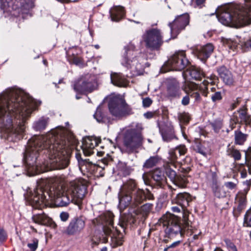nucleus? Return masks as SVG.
Segmentation results:
<instances>
[{
    "instance_id": "18",
    "label": "nucleus",
    "mask_w": 251,
    "mask_h": 251,
    "mask_svg": "<svg viewBox=\"0 0 251 251\" xmlns=\"http://www.w3.org/2000/svg\"><path fill=\"white\" fill-rule=\"evenodd\" d=\"M85 221L86 219L82 216L73 218L64 232L70 235L79 234L85 226Z\"/></svg>"
},
{
    "instance_id": "63",
    "label": "nucleus",
    "mask_w": 251,
    "mask_h": 251,
    "mask_svg": "<svg viewBox=\"0 0 251 251\" xmlns=\"http://www.w3.org/2000/svg\"><path fill=\"white\" fill-rule=\"evenodd\" d=\"M247 176V173L246 171H242L241 172V176L242 178H245Z\"/></svg>"
},
{
    "instance_id": "55",
    "label": "nucleus",
    "mask_w": 251,
    "mask_h": 251,
    "mask_svg": "<svg viewBox=\"0 0 251 251\" xmlns=\"http://www.w3.org/2000/svg\"><path fill=\"white\" fill-rule=\"evenodd\" d=\"M162 136L163 140L167 142L170 141L173 138V135H171L170 136L168 137L166 133L164 132H162Z\"/></svg>"
},
{
    "instance_id": "37",
    "label": "nucleus",
    "mask_w": 251,
    "mask_h": 251,
    "mask_svg": "<svg viewBox=\"0 0 251 251\" xmlns=\"http://www.w3.org/2000/svg\"><path fill=\"white\" fill-rule=\"evenodd\" d=\"M239 45L244 51L251 49V37L245 39L243 41H241Z\"/></svg>"
},
{
    "instance_id": "11",
    "label": "nucleus",
    "mask_w": 251,
    "mask_h": 251,
    "mask_svg": "<svg viewBox=\"0 0 251 251\" xmlns=\"http://www.w3.org/2000/svg\"><path fill=\"white\" fill-rule=\"evenodd\" d=\"M52 188L53 186L50 188L49 191H45L41 187H38L33 191L28 192L26 199L29 204L35 209H42L47 206L49 203H48V199L46 194L48 196L49 199L54 202L53 198L49 197L50 190Z\"/></svg>"
},
{
    "instance_id": "23",
    "label": "nucleus",
    "mask_w": 251,
    "mask_h": 251,
    "mask_svg": "<svg viewBox=\"0 0 251 251\" xmlns=\"http://www.w3.org/2000/svg\"><path fill=\"white\" fill-rule=\"evenodd\" d=\"M180 91L178 82L175 79L170 80L168 85L167 96L171 98L179 97Z\"/></svg>"
},
{
    "instance_id": "27",
    "label": "nucleus",
    "mask_w": 251,
    "mask_h": 251,
    "mask_svg": "<svg viewBox=\"0 0 251 251\" xmlns=\"http://www.w3.org/2000/svg\"><path fill=\"white\" fill-rule=\"evenodd\" d=\"M187 73L191 77V78L195 80H200L204 77L203 72L199 68L192 67L187 71Z\"/></svg>"
},
{
    "instance_id": "42",
    "label": "nucleus",
    "mask_w": 251,
    "mask_h": 251,
    "mask_svg": "<svg viewBox=\"0 0 251 251\" xmlns=\"http://www.w3.org/2000/svg\"><path fill=\"white\" fill-rule=\"evenodd\" d=\"M177 158V152L176 151L175 149L170 150L169 152L168 158L171 160V161L175 162L176 161Z\"/></svg>"
},
{
    "instance_id": "46",
    "label": "nucleus",
    "mask_w": 251,
    "mask_h": 251,
    "mask_svg": "<svg viewBox=\"0 0 251 251\" xmlns=\"http://www.w3.org/2000/svg\"><path fill=\"white\" fill-rule=\"evenodd\" d=\"M7 233L3 227H0V243L4 242L7 239Z\"/></svg>"
},
{
    "instance_id": "40",
    "label": "nucleus",
    "mask_w": 251,
    "mask_h": 251,
    "mask_svg": "<svg viewBox=\"0 0 251 251\" xmlns=\"http://www.w3.org/2000/svg\"><path fill=\"white\" fill-rule=\"evenodd\" d=\"M167 176L170 178V180L173 183L176 180V177L177 176L175 171L170 168H167L166 170Z\"/></svg>"
},
{
    "instance_id": "34",
    "label": "nucleus",
    "mask_w": 251,
    "mask_h": 251,
    "mask_svg": "<svg viewBox=\"0 0 251 251\" xmlns=\"http://www.w3.org/2000/svg\"><path fill=\"white\" fill-rule=\"evenodd\" d=\"M239 116L242 122H244L247 125H251V118L248 115L246 109H241L239 111Z\"/></svg>"
},
{
    "instance_id": "14",
    "label": "nucleus",
    "mask_w": 251,
    "mask_h": 251,
    "mask_svg": "<svg viewBox=\"0 0 251 251\" xmlns=\"http://www.w3.org/2000/svg\"><path fill=\"white\" fill-rule=\"evenodd\" d=\"M208 78L210 81L204 80L201 84H200V90L203 96L207 97L208 94H210V97L213 102H216L221 100L223 98L221 91L219 90L218 87H213L210 89V91L207 90V86L209 84L212 85L215 84L218 80V77L215 75H211Z\"/></svg>"
},
{
    "instance_id": "61",
    "label": "nucleus",
    "mask_w": 251,
    "mask_h": 251,
    "mask_svg": "<svg viewBox=\"0 0 251 251\" xmlns=\"http://www.w3.org/2000/svg\"><path fill=\"white\" fill-rule=\"evenodd\" d=\"M205 1V0H196V3L198 6H201Z\"/></svg>"
},
{
    "instance_id": "50",
    "label": "nucleus",
    "mask_w": 251,
    "mask_h": 251,
    "mask_svg": "<svg viewBox=\"0 0 251 251\" xmlns=\"http://www.w3.org/2000/svg\"><path fill=\"white\" fill-rule=\"evenodd\" d=\"M152 102V100L149 98H146L143 100V105L145 107L150 106Z\"/></svg>"
},
{
    "instance_id": "38",
    "label": "nucleus",
    "mask_w": 251,
    "mask_h": 251,
    "mask_svg": "<svg viewBox=\"0 0 251 251\" xmlns=\"http://www.w3.org/2000/svg\"><path fill=\"white\" fill-rule=\"evenodd\" d=\"M215 196L219 198L226 197V192L223 187H216L214 190Z\"/></svg>"
},
{
    "instance_id": "24",
    "label": "nucleus",
    "mask_w": 251,
    "mask_h": 251,
    "mask_svg": "<svg viewBox=\"0 0 251 251\" xmlns=\"http://www.w3.org/2000/svg\"><path fill=\"white\" fill-rule=\"evenodd\" d=\"M176 202L181 207L184 211H188L186 208L189 205V203L191 201L190 195L187 193H178L176 198Z\"/></svg>"
},
{
    "instance_id": "7",
    "label": "nucleus",
    "mask_w": 251,
    "mask_h": 251,
    "mask_svg": "<svg viewBox=\"0 0 251 251\" xmlns=\"http://www.w3.org/2000/svg\"><path fill=\"white\" fill-rule=\"evenodd\" d=\"M189 215L188 211H184L182 219L170 213L162 217L160 222L164 226H166L165 232L169 238H182L186 231L191 230V222L189 220Z\"/></svg>"
},
{
    "instance_id": "43",
    "label": "nucleus",
    "mask_w": 251,
    "mask_h": 251,
    "mask_svg": "<svg viewBox=\"0 0 251 251\" xmlns=\"http://www.w3.org/2000/svg\"><path fill=\"white\" fill-rule=\"evenodd\" d=\"M244 224L247 226L251 227V208L247 211L245 215Z\"/></svg>"
},
{
    "instance_id": "16",
    "label": "nucleus",
    "mask_w": 251,
    "mask_h": 251,
    "mask_svg": "<svg viewBox=\"0 0 251 251\" xmlns=\"http://www.w3.org/2000/svg\"><path fill=\"white\" fill-rule=\"evenodd\" d=\"M93 80L90 75L81 76L75 82L74 90L79 94H82L85 92H92L94 88Z\"/></svg>"
},
{
    "instance_id": "41",
    "label": "nucleus",
    "mask_w": 251,
    "mask_h": 251,
    "mask_svg": "<svg viewBox=\"0 0 251 251\" xmlns=\"http://www.w3.org/2000/svg\"><path fill=\"white\" fill-rule=\"evenodd\" d=\"M211 125L214 131L218 132L222 126V122L220 120H215L211 123Z\"/></svg>"
},
{
    "instance_id": "62",
    "label": "nucleus",
    "mask_w": 251,
    "mask_h": 251,
    "mask_svg": "<svg viewBox=\"0 0 251 251\" xmlns=\"http://www.w3.org/2000/svg\"><path fill=\"white\" fill-rule=\"evenodd\" d=\"M142 178L144 181V182L146 184H148V179L147 178V176L145 174H144L142 176Z\"/></svg>"
},
{
    "instance_id": "3",
    "label": "nucleus",
    "mask_w": 251,
    "mask_h": 251,
    "mask_svg": "<svg viewBox=\"0 0 251 251\" xmlns=\"http://www.w3.org/2000/svg\"><path fill=\"white\" fill-rule=\"evenodd\" d=\"M244 4L233 3L217 9V17L223 25L239 28L251 24V0H244Z\"/></svg>"
},
{
    "instance_id": "59",
    "label": "nucleus",
    "mask_w": 251,
    "mask_h": 251,
    "mask_svg": "<svg viewBox=\"0 0 251 251\" xmlns=\"http://www.w3.org/2000/svg\"><path fill=\"white\" fill-rule=\"evenodd\" d=\"M172 210L174 213H180L181 211L180 208L178 206H173Z\"/></svg>"
},
{
    "instance_id": "2",
    "label": "nucleus",
    "mask_w": 251,
    "mask_h": 251,
    "mask_svg": "<svg viewBox=\"0 0 251 251\" xmlns=\"http://www.w3.org/2000/svg\"><path fill=\"white\" fill-rule=\"evenodd\" d=\"M35 108L34 100L22 91L11 88L0 96V123L3 136L16 142L23 138L25 124Z\"/></svg>"
},
{
    "instance_id": "19",
    "label": "nucleus",
    "mask_w": 251,
    "mask_h": 251,
    "mask_svg": "<svg viewBox=\"0 0 251 251\" xmlns=\"http://www.w3.org/2000/svg\"><path fill=\"white\" fill-rule=\"evenodd\" d=\"M100 141L95 137H87L83 139L81 148L84 154L89 156L94 153V148L98 145Z\"/></svg>"
},
{
    "instance_id": "54",
    "label": "nucleus",
    "mask_w": 251,
    "mask_h": 251,
    "mask_svg": "<svg viewBox=\"0 0 251 251\" xmlns=\"http://www.w3.org/2000/svg\"><path fill=\"white\" fill-rule=\"evenodd\" d=\"M89 166L90 167H95V166L94 165L90 164L89 163L84 162L83 165H82L81 166H79V169L81 171H82L84 168H86V169H87V167H88Z\"/></svg>"
},
{
    "instance_id": "12",
    "label": "nucleus",
    "mask_w": 251,
    "mask_h": 251,
    "mask_svg": "<svg viewBox=\"0 0 251 251\" xmlns=\"http://www.w3.org/2000/svg\"><path fill=\"white\" fill-rule=\"evenodd\" d=\"M143 40L146 48L151 50H158L163 43L162 33L156 28L147 30L143 35Z\"/></svg>"
},
{
    "instance_id": "57",
    "label": "nucleus",
    "mask_w": 251,
    "mask_h": 251,
    "mask_svg": "<svg viewBox=\"0 0 251 251\" xmlns=\"http://www.w3.org/2000/svg\"><path fill=\"white\" fill-rule=\"evenodd\" d=\"M181 241V240H178L176 242H174V243H173L172 244L169 246V248H174L178 246L180 244Z\"/></svg>"
},
{
    "instance_id": "8",
    "label": "nucleus",
    "mask_w": 251,
    "mask_h": 251,
    "mask_svg": "<svg viewBox=\"0 0 251 251\" xmlns=\"http://www.w3.org/2000/svg\"><path fill=\"white\" fill-rule=\"evenodd\" d=\"M143 128L141 124H138L136 128L126 130L124 136V146L125 151L128 153H136L141 148L143 142L142 134Z\"/></svg>"
},
{
    "instance_id": "20",
    "label": "nucleus",
    "mask_w": 251,
    "mask_h": 251,
    "mask_svg": "<svg viewBox=\"0 0 251 251\" xmlns=\"http://www.w3.org/2000/svg\"><path fill=\"white\" fill-rule=\"evenodd\" d=\"M217 71L223 82L227 85L233 84L234 78L231 72L225 66H222L217 68Z\"/></svg>"
},
{
    "instance_id": "4",
    "label": "nucleus",
    "mask_w": 251,
    "mask_h": 251,
    "mask_svg": "<svg viewBox=\"0 0 251 251\" xmlns=\"http://www.w3.org/2000/svg\"><path fill=\"white\" fill-rule=\"evenodd\" d=\"M86 185L79 181L71 182L67 187L53 184L49 197L53 198L56 206H65L71 202L79 205L86 194Z\"/></svg>"
},
{
    "instance_id": "39",
    "label": "nucleus",
    "mask_w": 251,
    "mask_h": 251,
    "mask_svg": "<svg viewBox=\"0 0 251 251\" xmlns=\"http://www.w3.org/2000/svg\"><path fill=\"white\" fill-rule=\"evenodd\" d=\"M178 118L180 122L183 123H188L190 120L188 113L186 112L179 113L178 115Z\"/></svg>"
},
{
    "instance_id": "15",
    "label": "nucleus",
    "mask_w": 251,
    "mask_h": 251,
    "mask_svg": "<svg viewBox=\"0 0 251 251\" xmlns=\"http://www.w3.org/2000/svg\"><path fill=\"white\" fill-rule=\"evenodd\" d=\"M0 7L4 11L21 9L29 10L34 6L33 0H0Z\"/></svg>"
},
{
    "instance_id": "17",
    "label": "nucleus",
    "mask_w": 251,
    "mask_h": 251,
    "mask_svg": "<svg viewBox=\"0 0 251 251\" xmlns=\"http://www.w3.org/2000/svg\"><path fill=\"white\" fill-rule=\"evenodd\" d=\"M189 22L188 16L183 15L178 16L172 23H170L169 25L171 28L172 37L175 38L179 32L188 25Z\"/></svg>"
},
{
    "instance_id": "58",
    "label": "nucleus",
    "mask_w": 251,
    "mask_h": 251,
    "mask_svg": "<svg viewBox=\"0 0 251 251\" xmlns=\"http://www.w3.org/2000/svg\"><path fill=\"white\" fill-rule=\"evenodd\" d=\"M154 113L152 112H148L144 113V116L147 119H151L153 117Z\"/></svg>"
},
{
    "instance_id": "6",
    "label": "nucleus",
    "mask_w": 251,
    "mask_h": 251,
    "mask_svg": "<svg viewBox=\"0 0 251 251\" xmlns=\"http://www.w3.org/2000/svg\"><path fill=\"white\" fill-rule=\"evenodd\" d=\"M118 198L120 206L126 207L130 205L135 207L147 199H153V196L148 190H144L139 188L135 180L129 179L121 187Z\"/></svg>"
},
{
    "instance_id": "52",
    "label": "nucleus",
    "mask_w": 251,
    "mask_h": 251,
    "mask_svg": "<svg viewBox=\"0 0 251 251\" xmlns=\"http://www.w3.org/2000/svg\"><path fill=\"white\" fill-rule=\"evenodd\" d=\"M60 217L62 221L65 222L68 219L69 214L66 212H62L60 214Z\"/></svg>"
},
{
    "instance_id": "5",
    "label": "nucleus",
    "mask_w": 251,
    "mask_h": 251,
    "mask_svg": "<svg viewBox=\"0 0 251 251\" xmlns=\"http://www.w3.org/2000/svg\"><path fill=\"white\" fill-rule=\"evenodd\" d=\"M114 215L111 212H107L92 220L94 226H100L103 233L94 235L92 239L93 245L97 246L100 243H105L108 241V235L111 236L110 245L112 248H116L123 244V237L122 235L115 233L117 231L113 226Z\"/></svg>"
},
{
    "instance_id": "60",
    "label": "nucleus",
    "mask_w": 251,
    "mask_h": 251,
    "mask_svg": "<svg viewBox=\"0 0 251 251\" xmlns=\"http://www.w3.org/2000/svg\"><path fill=\"white\" fill-rule=\"evenodd\" d=\"M237 46L236 42H233L231 45L229 44L228 45L229 48L232 50H234L237 48Z\"/></svg>"
},
{
    "instance_id": "13",
    "label": "nucleus",
    "mask_w": 251,
    "mask_h": 251,
    "mask_svg": "<svg viewBox=\"0 0 251 251\" xmlns=\"http://www.w3.org/2000/svg\"><path fill=\"white\" fill-rule=\"evenodd\" d=\"M189 64V61L185 56L184 50L176 52L174 54L168 59L164 65V68H168L164 71L167 72L170 70L181 71Z\"/></svg>"
},
{
    "instance_id": "49",
    "label": "nucleus",
    "mask_w": 251,
    "mask_h": 251,
    "mask_svg": "<svg viewBox=\"0 0 251 251\" xmlns=\"http://www.w3.org/2000/svg\"><path fill=\"white\" fill-rule=\"evenodd\" d=\"M225 242L227 248H228L231 251H237L236 246L230 240L228 239H225Z\"/></svg>"
},
{
    "instance_id": "1",
    "label": "nucleus",
    "mask_w": 251,
    "mask_h": 251,
    "mask_svg": "<svg viewBox=\"0 0 251 251\" xmlns=\"http://www.w3.org/2000/svg\"><path fill=\"white\" fill-rule=\"evenodd\" d=\"M67 131L58 127L46 136H35L28 141L23 161L30 175L66 168L69 164Z\"/></svg>"
},
{
    "instance_id": "29",
    "label": "nucleus",
    "mask_w": 251,
    "mask_h": 251,
    "mask_svg": "<svg viewBox=\"0 0 251 251\" xmlns=\"http://www.w3.org/2000/svg\"><path fill=\"white\" fill-rule=\"evenodd\" d=\"M110 12L112 20L114 21H118L125 15L124 8L120 6L115 7Z\"/></svg>"
},
{
    "instance_id": "33",
    "label": "nucleus",
    "mask_w": 251,
    "mask_h": 251,
    "mask_svg": "<svg viewBox=\"0 0 251 251\" xmlns=\"http://www.w3.org/2000/svg\"><path fill=\"white\" fill-rule=\"evenodd\" d=\"M247 135L239 130L235 131V143L238 145H242L247 139Z\"/></svg>"
},
{
    "instance_id": "10",
    "label": "nucleus",
    "mask_w": 251,
    "mask_h": 251,
    "mask_svg": "<svg viewBox=\"0 0 251 251\" xmlns=\"http://www.w3.org/2000/svg\"><path fill=\"white\" fill-rule=\"evenodd\" d=\"M133 45H130L125 48L126 53L122 60L123 65L130 69L131 73L133 76L139 75L142 74L144 71V65L141 59L136 58L137 51L134 50Z\"/></svg>"
},
{
    "instance_id": "9",
    "label": "nucleus",
    "mask_w": 251,
    "mask_h": 251,
    "mask_svg": "<svg viewBox=\"0 0 251 251\" xmlns=\"http://www.w3.org/2000/svg\"><path fill=\"white\" fill-rule=\"evenodd\" d=\"M109 113L115 119L120 120L132 114V109L120 95L111 97L108 100Z\"/></svg>"
},
{
    "instance_id": "36",
    "label": "nucleus",
    "mask_w": 251,
    "mask_h": 251,
    "mask_svg": "<svg viewBox=\"0 0 251 251\" xmlns=\"http://www.w3.org/2000/svg\"><path fill=\"white\" fill-rule=\"evenodd\" d=\"M227 154L228 156L233 157L235 160H239L241 159V154L239 151L233 148H229L227 149Z\"/></svg>"
},
{
    "instance_id": "22",
    "label": "nucleus",
    "mask_w": 251,
    "mask_h": 251,
    "mask_svg": "<svg viewBox=\"0 0 251 251\" xmlns=\"http://www.w3.org/2000/svg\"><path fill=\"white\" fill-rule=\"evenodd\" d=\"M200 87V85L199 86L195 83L190 82L186 86L185 91L187 94L194 98L195 101H199L201 100V97L198 91V90L201 91Z\"/></svg>"
},
{
    "instance_id": "30",
    "label": "nucleus",
    "mask_w": 251,
    "mask_h": 251,
    "mask_svg": "<svg viewBox=\"0 0 251 251\" xmlns=\"http://www.w3.org/2000/svg\"><path fill=\"white\" fill-rule=\"evenodd\" d=\"M48 118L42 117L33 124V128L37 131H42L45 129L48 123Z\"/></svg>"
},
{
    "instance_id": "44",
    "label": "nucleus",
    "mask_w": 251,
    "mask_h": 251,
    "mask_svg": "<svg viewBox=\"0 0 251 251\" xmlns=\"http://www.w3.org/2000/svg\"><path fill=\"white\" fill-rule=\"evenodd\" d=\"M68 60L71 63H73L76 65H79L82 63L81 59L75 55L73 56H69Z\"/></svg>"
},
{
    "instance_id": "56",
    "label": "nucleus",
    "mask_w": 251,
    "mask_h": 251,
    "mask_svg": "<svg viewBox=\"0 0 251 251\" xmlns=\"http://www.w3.org/2000/svg\"><path fill=\"white\" fill-rule=\"evenodd\" d=\"M190 171V168L189 167H181L180 169V171L182 173H183L182 175H184L186 176V175Z\"/></svg>"
},
{
    "instance_id": "26",
    "label": "nucleus",
    "mask_w": 251,
    "mask_h": 251,
    "mask_svg": "<svg viewBox=\"0 0 251 251\" xmlns=\"http://www.w3.org/2000/svg\"><path fill=\"white\" fill-rule=\"evenodd\" d=\"M32 220L35 223L44 226L50 225L52 223L51 219L44 213L34 215Z\"/></svg>"
},
{
    "instance_id": "47",
    "label": "nucleus",
    "mask_w": 251,
    "mask_h": 251,
    "mask_svg": "<svg viewBox=\"0 0 251 251\" xmlns=\"http://www.w3.org/2000/svg\"><path fill=\"white\" fill-rule=\"evenodd\" d=\"M151 209V205L149 204H146L141 207V211L143 212V216H146L150 212Z\"/></svg>"
},
{
    "instance_id": "25",
    "label": "nucleus",
    "mask_w": 251,
    "mask_h": 251,
    "mask_svg": "<svg viewBox=\"0 0 251 251\" xmlns=\"http://www.w3.org/2000/svg\"><path fill=\"white\" fill-rule=\"evenodd\" d=\"M111 81L114 85L119 87H125L127 83L126 78L121 73H112L111 74Z\"/></svg>"
},
{
    "instance_id": "31",
    "label": "nucleus",
    "mask_w": 251,
    "mask_h": 251,
    "mask_svg": "<svg viewBox=\"0 0 251 251\" xmlns=\"http://www.w3.org/2000/svg\"><path fill=\"white\" fill-rule=\"evenodd\" d=\"M159 161L157 156H151L147 159L143 165V167L147 169L151 168L156 166Z\"/></svg>"
},
{
    "instance_id": "51",
    "label": "nucleus",
    "mask_w": 251,
    "mask_h": 251,
    "mask_svg": "<svg viewBox=\"0 0 251 251\" xmlns=\"http://www.w3.org/2000/svg\"><path fill=\"white\" fill-rule=\"evenodd\" d=\"M225 186L229 189H233L236 187V184L232 182H226L224 184Z\"/></svg>"
},
{
    "instance_id": "32",
    "label": "nucleus",
    "mask_w": 251,
    "mask_h": 251,
    "mask_svg": "<svg viewBox=\"0 0 251 251\" xmlns=\"http://www.w3.org/2000/svg\"><path fill=\"white\" fill-rule=\"evenodd\" d=\"M94 117L99 123H106L108 121L100 107H98L94 115Z\"/></svg>"
},
{
    "instance_id": "53",
    "label": "nucleus",
    "mask_w": 251,
    "mask_h": 251,
    "mask_svg": "<svg viewBox=\"0 0 251 251\" xmlns=\"http://www.w3.org/2000/svg\"><path fill=\"white\" fill-rule=\"evenodd\" d=\"M190 96L189 95H187L186 96H184L182 100H181V103L183 105H187L189 103L190 101Z\"/></svg>"
},
{
    "instance_id": "21",
    "label": "nucleus",
    "mask_w": 251,
    "mask_h": 251,
    "mask_svg": "<svg viewBox=\"0 0 251 251\" xmlns=\"http://www.w3.org/2000/svg\"><path fill=\"white\" fill-rule=\"evenodd\" d=\"M213 50L214 47L212 44L209 43L198 48L196 54L199 59L204 62L210 56Z\"/></svg>"
},
{
    "instance_id": "48",
    "label": "nucleus",
    "mask_w": 251,
    "mask_h": 251,
    "mask_svg": "<svg viewBox=\"0 0 251 251\" xmlns=\"http://www.w3.org/2000/svg\"><path fill=\"white\" fill-rule=\"evenodd\" d=\"M38 240L34 239L32 240V243H28L27 247L30 249V251H35L38 247Z\"/></svg>"
},
{
    "instance_id": "64",
    "label": "nucleus",
    "mask_w": 251,
    "mask_h": 251,
    "mask_svg": "<svg viewBox=\"0 0 251 251\" xmlns=\"http://www.w3.org/2000/svg\"><path fill=\"white\" fill-rule=\"evenodd\" d=\"M248 167L249 173L251 174V160L248 162Z\"/></svg>"
},
{
    "instance_id": "45",
    "label": "nucleus",
    "mask_w": 251,
    "mask_h": 251,
    "mask_svg": "<svg viewBox=\"0 0 251 251\" xmlns=\"http://www.w3.org/2000/svg\"><path fill=\"white\" fill-rule=\"evenodd\" d=\"M175 149L177 153H178L179 156L184 155L187 151L185 146L182 145L178 146Z\"/></svg>"
},
{
    "instance_id": "35",
    "label": "nucleus",
    "mask_w": 251,
    "mask_h": 251,
    "mask_svg": "<svg viewBox=\"0 0 251 251\" xmlns=\"http://www.w3.org/2000/svg\"><path fill=\"white\" fill-rule=\"evenodd\" d=\"M173 183L178 187L184 188L187 183V179L184 175L177 176L176 180Z\"/></svg>"
},
{
    "instance_id": "28",
    "label": "nucleus",
    "mask_w": 251,
    "mask_h": 251,
    "mask_svg": "<svg viewBox=\"0 0 251 251\" xmlns=\"http://www.w3.org/2000/svg\"><path fill=\"white\" fill-rule=\"evenodd\" d=\"M152 178L159 186L163 185L166 180L164 173L159 169H156L152 172Z\"/></svg>"
}]
</instances>
